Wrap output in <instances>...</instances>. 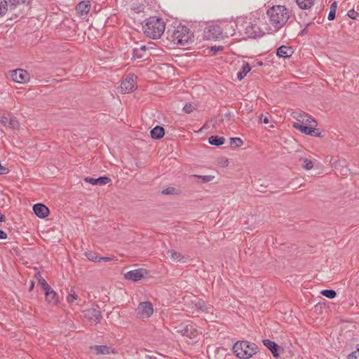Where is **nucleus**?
<instances>
[{"mask_svg": "<svg viewBox=\"0 0 359 359\" xmlns=\"http://www.w3.org/2000/svg\"><path fill=\"white\" fill-rule=\"evenodd\" d=\"M167 39L175 44L184 46L193 41L194 33L185 25L181 24L166 32Z\"/></svg>", "mask_w": 359, "mask_h": 359, "instance_id": "f257e3e1", "label": "nucleus"}, {"mask_svg": "<svg viewBox=\"0 0 359 359\" xmlns=\"http://www.w3.org/2000/svg\"><path fill=\"white\" fill-rule=\"evenodd\" d=\"M144 33L149 38L156 39L160 38L165 32V24L162 18L151 16L145 20L142 27Z\"/></svg>", "mask_w": 359, "mask_h": 359, "instance_id": "f03ea898", "label": "nucleus"}, {"mask_svg": "<svg viewBox=\"0 0 359 359\" xmlns=\"http://www.w3.org/2000/svg\"><path fill=\"white\" fill-rule=\"evenodd\" d=\"M271 25L276 30L280 29L289 19L288 10L284 6H273L267 11Z\"/></svg>", "mask_w": 359, "mask_h": 359, "instance_id": "7ed1b4c3", "label": "nucleus"}, {"mask_svg": "<svg viewBox=\"0 0 359 359\" xmlns=\"http://www.w3.org/2000/svg\"><path fill=\"white\" fill-rule=\"evenodd\" d=\"M233 351L238 358L248 359L257 353L258 346L255 343L241 341L233 344Z\"/></svg>", "mask_w": 359, "mask_h": 359, "instance_id": "20e7f679", "label": "nucleus"}, {"mask_svg": "<svg viewBox=\"0 0 359 359\" xmlns=\"http://www.w3.org/2000/svg\"><path fill=\"white\" fill-rule=\"evenodd\" d=\"M238 32L243 38H256L264 34V32L257 24L248 22H245L240 25Z\"/></svg>", "mask_w": 359, "mask_h": 359, "instance_id": "39448f33", "label": "nucleus"}, {"mask_svg": "<svg viewBox=\"0 0 359 359\" xmlns=\"http://www.w3.org/2000/svg\"><path fill=\"white\" fill-rule=\"evenodd\" d=\"M223 31L222 27L218 25H212L205 28L203 37L206 40L217 41L222 37Z\"/></svg>", "mask_w": 359, "mask_h": 359, "instance_id": "423d86ee", "label": "nucleus"}, {"mask_svg": "<svg viewBox=\"0 0 359 359\" xmlns=\"http://www.w3.org/2000/svg\"><path fill=\"white\" fill-rule=\"evenodd\" d=\"M136 76L134 74H128L121 83V92L122 93H131L136 88L135 79Z\"/></svg>", "mask_w": 359, "mask_h": 359, "instance_id": "0eeeda50", "label": "nucleus"}, {"mask_svg": "<svg viewBox=\"0 0 359 359\" xmlns=\"http://www.w3.org/2000/svg\"><path fill=\"white\" fill-rule=\"evenodd\" d=\"M11 79L16 83H25L29 80V74L22 69H17L10 72Z\"/></svg>", "mask_w": 359, "mask_h": 359, "instance_id": "6e6552de", "label": "nucleus"}, {"mask_svg": "<svg viewBox=\"0 0 359 359\" xmlns=\"http://www.w3.org/2000/svg\"><path fill=\"white\" fill-rule=\"evenodd\" d=\"M136 311L138 316L149 318L154 312L153 305L149 302H143L139 304Z\"/></svg>", "mask_w": 359, "mask_h": 359, "instance_id": "1a4fd4ad", "label": "nucleus"}, {"mask_svg": "<svg viewBox=\"0 0 359 359\" xmlns=\"http://www.w3.org/2000/svg\"><path fill=\"white\" fill-rule=\"evenodd\" d=\"M83 315L90 324L96 325L102 318L101 311L96 309H89L83 311Z\"/></svg>", "mask_w": 359, "mask_h": 359, "instance_id": "9d476101", "label": "nucleus"}, {"mask_svg": "<svg viewBox=\"0 0 359 359\" xmlns=\"http://www.w3.org/2000/svg\"><path fill=\"white\" fill-rule=\"evenodd\" d=\"M148 271L144 269H137L128 271L125 273V278L133 282H137L142 280Z\"/></svg>", "mask_w": 359, "mask_h": 359, "instance_id": "9b49d317", "label": "nucleus"}, {"mask_svg": "<svg viewBox=\"0 0 359 359\" xmlns=\"http://www.w3.org/2000/svg\"><path fill=\"white\" fill-rule=\"evenodd\" d=\"M262 342L263 344L271 352L274 358H278L280 353L284 352L283 348L273 341L266 339H264Z\"/></svg>", "mask_w": 359, "mask_h": 359, "instance_id": "f8f14e48", "label": "nucleus"}, {"mask_svg": "<svg viewBox=\"0 0 359 359\" xmlns=\"http://www.w3.org/2000/svg\"><path fill=\"white\" fill-rule=\"evenodd\" d=\"M223 34V39L224 37L233 36L236 34V29L238 30L240 27L236 22H228L225 23L223 27H222Z\"/></svg>", "mask_w": 359, "mask_h": 359, "instance_id": "ddd939ff", "label": "nucleus"}, {"mask_svg": "<svg viewBox=\"0 0 359 359\" xmlns=\"http://www.w3.org/2000/svg\"><path fill=\"white\" fill-rule=\"evenodd\" d=\"M90 350L94 351L96 355H109L111 353H116L114 348L107 345H95L90 347Z\"/></svg>", "mask_w": 359, "mask_h": 359, "instance_id": "4468645a", "label": "nucleus"}, {"mask_svg": "<svg viewBox=\"0 0 359 359\" xmlns=\"http://www.w3.org/2000/svg\"><path fill=\"white\" fill-rule=\"evenodd\" d=\"M34 213L39 218H45L49 214L48 208L43 203L34 204L32 207Z\"/></svg>", "mask_w": 359, "mask_h": 359, "instance_id": "2eb2a0df", "label": "nucleus"}, {"mask_svg": "<svg viewBox=\"0 0 359 359\" xmlns=\"http://www.w3.org/2000/svg\"><path fill=\"white\" fill-rule=\"evenodd\" d=\"M84 181L93 185H105L111 182V179L107 176H101L97 178L86 177Z\"/></svg>", "mask_w": 359, "mask_h": 359, "instance_id": "dca6fc26", "label": "nucleus"}, {"mask_svg": "<svg viewBox=\"0 0 359 359\" xmlns=\"http://www.w3.org/2000/svg\"><path fill=\"white\" fill-rule=\"evenodd\" d=\"M46 301L52 305H56L59 302V297L55 291L51 287L44 290Z\"/></svg>", "mask_w": 359, "mask_h": 359, "instance_id": "f3484780", "label": "nucleus"}, {"mask_svg": "<svg viewBox=\"0 0 359 359\" xmlns=\"http://www.w3.org/2000/svg\"><path fill=\"white\" fill-rule=\"evenodd\" d=\"M179 332H180L182 336L190 339L196 337L198 334V330L191 325H186L181 329Z\"/></svg>", "mask_w": 359, "mask_h": 359, "instance_id": "a211bd4d", "label": "nucleus"}, {"mask_svg": "<svg viewBox=\"0 0 359 359\" xmlns=\"http://www.w3.org/2000/svg\"><path fill=\"white\" fill-rule=\"evenodd\" d=\"M294 51L292 47L281 46L276 50V55L279 57L288 58L291 57Z\"/></svg>", "mask_w": 359, "mask_h": 359, "instance_id": "6ab92c4d", "label": "nucleus"}, {"mask_svg": "<svg viewBox=\"0 0 359 359\" xmlns=\"http://www.w3.org/2000/svg\"><path fill=\"white\" fill-rule=\"evenodd\" d=\"M91 4L89 1H83L79 3L76 10L81 15H86L90 9Z\"/></svg>", "mask_w": 359, "mask_h": 359, "instance_id": "aec40b11", "label": "nucleus"}, {"mask_svg": "<svg viewBox=\"0 0 359 359\" xmlns=\"http://www.w3.org/2000/svg\"><path fill=\"white\" fill-rule=\"evenodd\" d=\"M293 128L299 130L302 133L307 135H312L314 133V127L302 125L299 123H294Z\"/></svg>", "mask_w": 359, "mask_h": 359, "instance_id": "412c9836", "label": "nucleus"}, {"mask_svg": "<svg viewBox=\"0 0 359 359\" xmlns=\"http://www.w3.org/2000/svg\"><path fill=\"white\" fill-rule=\"evenodd\" d=\"M151 137L154 140H160L165 135L164 128L160 126H155L150 131Z\"/></svg>", "mask_w": 359, "mask_h": 359, "instance_id": "4be33fe9", "label": "nucleus"}, {"mask_svg": "<svg viewBox=\"0 0 359 359\" xmlns=\"http://www.w3.org/2000/svg\"><path fill=\"white\" fill-rule=\"evenodd\" d=\"M168 254L173 261H177L180 263H185L187 262V258L185 256L173 250H168Z\"/></svg>", "mask_w": 359, "mask_h": 359, "instance_id": "5701e85b", "label": "nucleus"}, {"mask_svg": "<svg viewBox=\"0 0 359 359\" xmlns=\"http://www.w3.org/2000/svg\"><path fill=\"white\" fill-rule=\"evenodd\" d=\"M251 70V67L250 66L248 62H245L241 70L237 73V79L239 81H241L243 79L245 78V76L247 75V74Z\"/></svg>", "mask_w": 359, "mask_h": 359, "instance_id": "b1692460", "label": "nucleus"}, {"mask_svg": "<svg viewBox=\"0 0 359 359\" xmlns=\"http://www.w3.org/2000/svg\"><path fill=\"white\" fill-rule=\"evenodd\" d=\"M225 139L224 137H219L217 135H212L208 138V142L211 145L221 146L224 143Z\"/></svg>", "mask_w": 359, "mask_h": 359, "instance_id": "393cba45", "label": "nucleus"}, {"mask_svg": "<svg viewBox=\"0 0 359 359\" xmlns=\"http://www.w3.org/2000/svg\"><path fill=\"white\" fill-rule=\"evenodd\" d=\"M147 48L145 45H142L140 48H135L133 49V57L137 59H142L144 57L143 52L147 50Z\"/></svg>", "mask_w": 359, "mask_h": 359, "instance_id": "a878e982", "label": "nucleus"}, {"mask_svg": "<svg viewBox=\"0 0 359 359\" xmlns=\"http://www.w3.org/2000/svg\"><path fill=\"white\" fill-rule=\"evenodd\" d=\"M296 2L302 9H309L314 4V0H296Z\"/></svg>", "mask_w": 359, "mask_h": 359, "instance_id": "bb28decb", "label": "nucleus"}, {"mask_svg": "<svg viewBox=\"0 0 359 359\" xmlns=\"http://www.w3.org/2000/svg\"><path fill=\"white\" fill-rule=\"evenodd\" d=\"M161 194L163 195H180L182 194V190L170 187L163 189Z\"/></svg>", "mask_w": 359, "mask_h": 359, "instance_id": "cd10ccee", "label": "nucleus"}, {"mask_svg": "<svg viewBox=\"0 0 359 359\" xmlns=\"http://www.w3.org/2000/svg\"><path fill=\"white\" fill-rule=\"evenodd\" d=\"M337 8V1H334L330 6V12L327 16V19L329 20H333L335 18Z\"/></svg>", "mask_w": 359, "mask_h": 359, "instance_id": "c85d7f7f", "label": "nucleus"}, {"mask_svg": "<svg viewBox=\"0 0 359 359\" xmlns=\"http://www.w3.org/2000/svg\"><path fill=\"white\" fill-rule=\"evenodd\" d=\"M36 278L38 280L39 283L41 285L43 290L49 288L50 286L47 283L46 280L41 276L40 272L35 275Z\"/></svg>", "mask_w": 359, "mask_h": 359, "instance_id": "c756f323", "label": "nucleus"}, {"mask_svg": "<svg viewBox=\"0 0 359 359\" xmlns=\"http://www.w3.org/2000/svg\"><path fill=\"white\" fill-rule=\"evenodd\" d=\"M8 4L7 0H0V18L4 16L8 11Z\"/></svg>", "mask_w": 359, "mask_h": 359, "instance_id": "7c9ffc66", "label": "nucleus"}, {"mask_svg": "<svg viewBox=\"0 0 359 359\" xmlns=\"http://www.w3.org/2000/svg\"><path fill=\"white\" fill-rule=\"evenodd\" d=\"M191 177L198 178L201 180L202 183H208L211 182L215 178L213 175H193Z\"/></svg>", "mask_w": 359, "mask_h": 359, "instance_id": "2f4dec72", "label": "nucleus"}, {"mask_svg": "<svg viewBox=\"0 0 359 359\" xmlns=\"http://www.w3.org/2000/svg\"><path fill=\"white\" fill-rule=\"evenodd\" d=\"M30 0H7L10 9H15L18 5L25 4Z\"/></svg>", "mask_w": 359, "mask_h": 359, "instance_id": "473e14b6", "label": "nucleus"}, {"mask_svg": "<svg viewBox=\"0 0 359 359\" xmlns=\"http://www.w3.org/2000/svg\"><path fill=\"white\" fill-rule=\"evenodd\" d=\"M86 256L88 260L94 262H100V256L95 252L89 251L86 252Z\"/></svg>", "mask_w": 359, "mask_h": 359, "instance_id": "72a5a7b5", "label": "nucleus"}, {"mask_svg": "<svg viewBox=\"0 0 359 359\" xmlns=\"http://www.w3.org/2000/svg\"><path fill=\"white\" fill-rule=\"evenodd\" d=\"M307 114L304 111H295L293 112L292 116L294 118L297 119L299 122L302 123H304V118L306 116Z\"/></svg>", "mask_w": 359, "mask_h": 359, "instance_id": "f704fd0d", "label": "nucleus"}, {"mask_svg": "<svg viewBox=\"0 0 359 359\" xmlns=\"http://www.w3.org/2000/svg\"><path fill=\"white\" fill-rule=\"evenodd\" d=\"M20 123L16 117L11 116L9 118V123L7 127L12 129H18Z\"/></svg>", "mask_w": 359, "mask_h": 359, "instance_id": "c9c22d12", "label": "nucleus"}, {"mask_svg": "<svg viewBox=\"0 0 359 359\" xmlns=\"http://www.w3.org/2000/svg\"><path fill=\"white\" fill-rule=\"evenodd\" d=\"M320 294L329 299H334L337 296V292L334 290H323L320 292Z\"/></svg>", "mask_w": 359, "mask_h": 359, "instance_id": "e433bc0d", "label": "nucleus"}, {"mask_svg": "<svg viewBox=\"0 0 359 359\" xmlns=\"http://www.w3.org/2000/svg\"><path fill=\"white\" fill-rule=\"evenodd\" d=\"M299 161L304 162V163L302 164V167L306 170H311L313 167V162L308 158H300Z\"/></svg>", "mask_w": 359, "mask_h": 359, "instance_id": "4c0bfd02", "label": "nucleus"}, {"mask_svg": "<svg viewBox=\"0 0 359 359\" xmlns=\"http://www.w3.org/2000/svg\"><path fill=\"white\" fill-rule=\"evenodd\" d=\"M243 140L239 137H231L230 138V144L231 147L235 148L240 147L243 145Z\"/></svg>", "mask_w": 359, "mask_h": 359, "instance_id": "58836bf2", "label": "nucleus"}, {"mask_svg": "<svg viewBox=\"0 0 359 359\" xmlns=\"http://www.w3.org/2000/svg\"><path fill=\"white\" fill-rule=\"evenodd\" d=\"M79 298L78 295L76 294L73 289L69 292L68 295L67 296V300L69 304H72L74 300H77Z\"/></svg>", "mask_w": 359, "mask_h": 359, "instance_id": "ea45409f", "label": "nucleus"}, {"mask_svg": "<svg viewBox=\"0 0 359 359\" xmlns=\"http://www.w3.org/2000/svg\"><path fill=\"white\" fill-rule=\"evenodd\" d=\"M304 123L309 124L311 127H316L317 126V121L315 118L308 114L304 118Z\"/></svg>", "mask_w": 359, "mask_h": 359, "instance_id": "a19ab883", "label": "nucleus"}, {"mask_svg": "<svg viewBox=\"0 0 359 359\" xmlns=\"http://www.w3.org/2000/svg\"><path fill=\"white\" fill-rule=\"evenodd\" d=\"M195 109L194 105L191 103H187L183 107V111L187 114H190Z\"/></svg>", "mask_w": 359, "mask_h": 359, "instance_id": "79ce46f5", "label": "nucleus"}, {"mask_svg": "<svg viewBox=\"0 0 359 359\" xmlns=\"http://www.w3.org/2000/svg\"><path fill=\"white\" fill-rule=\"evenodd\" d=\"M348 359H359V344L357 345L356 350L349 354Z\"/></svg>", "mask_w": 359, "mask_h": 359, "instance_id": "37998d69", "label": "nucleus"}, {"mask_svg": "<svg viewBox=\"0 0 359 359\" xmlns=\"http://www.w3.org/2000/svg\"><path fill=\"white\" fill-rule=\"evenodd\" d=\"M347 15L351 19L355 20L359 15V14L356 11H355L354 9H351L348 11Z\"/></svg>", "mask_w": 359, "mask_h": 359, "instance_id": "c03bdc74", "label": "nucleus"}, {"mask_svg": "<svg viewBox=\"0 0 359 359\" xmlns=\"http://www.w3.org/2000/svg\"><path fill=\"white\" fill-rule=\"evenodd\" d=\"M196 306V308L198 310V311H207V307L205 306V305L204 304L203 302H198L195 304Z\"/></svg>", "mask_w": 359, "mask_h": 359, "instance_id": "a18cd8bd", "label": "nucleus"}, {"mask_svg": "<svg viewBox=\"0 0 359 359\" xmlns=\"http://www.w3.org/2000/svg\"><path fill=\"white\" fill-rule=\"evenodd\" d=\"M9 117L6 116V115H3L0 118V122L5 126H8L9 123Z\"/></svg>", "mask_w": 359, "mask_h": 359, "instance_id": "49530a36", "label": "nucleus"}, {"mask_svg": "<svg viewBox=\"0 0 359 359\" xmlns=\"http://www.w3.org/2000/svg\"><path fill=\"white\" fill-rule=\"evenodd\" d=\"M312 24H313V22H312V21L308 22L306 25L305 27L299 32V36H304V35L307 34V33H308V27L309 25H312Z\"/></svg>", "mask_w": 359, "mask_h": 359, "instance_id": "de8ad7c7", "label": "nucleus"}, {"mask_svg": "<svg viewBox=\"0 0 359 359\" xmlns=\"http://www.w3.org/2000/svg\"><path fill=\"white\" fill-rule=\"evenodd\" d=\"M223 46H211L210 50L213 52V55H215L218 51L223 50Z\"/></svg>", "mask_w": 359, "mask_h": 359, "instance_id": "09e8293b", "label": "nucleus"}, {"mask_svg": "<svg viewBox=\"0 0 359 359\" xmlns=\"http://www.w3.org/2000/svg\"><path fill=\"white\" fill-rule=\"evenodd\" d=\"M259 120L260 122L264 123H268L269 122V120L268 117L264 116V115H263V114H261L259 116Z\"/></svg>", "mask_w": 359, "mask_h": 359, "instance_id": "8fccbe9b", "label": "nucleus"}, {"mask_svg": "<svg viewBox=\"0 0 359 359\" xmlns=\"http://www.w3.org/2000/svg\"><path fill=\"white\" fill-rule=\"evenodd\" d=\"M7 238V233L3 230L0 229V240H4Z\"/></svg>", "mask_w": 359, "mask_h": 359, "instance_id": "3c124183", "label": "nucleus"}, {"mask_svg": "<svg viewBox=\"0 0 359 359\" xmlns=\"http://www.w3.org/2000/svg\"><path fill=\"white\" fill-rule=\"evenodd\" d=\"M321 133L319 131L318 129H316L315 127H314V133L313 134L311 135V136H314V137H320L321 135Z\"/></svg>", "mask_w": 359, "mask_h": 359, "instance_id": "603ef678", "label": "nucleus"}, {"mask_svg": "<svg viewBox=\"0 0 359 359\" xmlns=\"http://www.w3.org/2000/svg\"><path fill=\"white\" fill-rule=\"evenodd\" d=\"M112 258L109 257H100V262L104 261V262H109L111 261Z\"/></svg>", "mask_w": 359, "mask_h": 359, "instance_id": "864d4df0", "label": "nucleus"}, {"mask_svg": "<svg viewBox=\"0 0 359 359\" xmlns=\"http://www.w3.org/2000/svg\"><path fill=\"white\" fill-rule=\"evenodd\" d=\"M222 162H223L222 164L224 166H226V167L228 166L229 161L227 158H222Z\"/></svg>", "mask_w": 359, "mask_h": 359, "instance_id": "5fc2aeb1", "label": "nucleus"}, {"mask_svg": "<svg viewBox=\"0 0 359 359\" xmlns=\"http://www.w3.org/2000/svg\"><path fill=\"white\" fill-rule=\"evenodd\" d=\"M6 221V217L0 212V222Z\"/></svg>", "mask_w": 359, "mask_h": 359, "instance_id": "6e6d98bb", "label": "nucleus"}, {"mask_svg": "<svg viewBox=\"0 0 359 359\" xmlns=\"http://www.w3.org/2000/svg\"><path fill=\"white\" fill-rule=\"evenodd\" d=\"M34 287V283L33 281H32L30 287H29V290L30 291L32 290Z\"/></svg>", "mask_w": 359, "mask_h": 359, "instance_id": "4d7b16f0", "label": "nucleus"}, {"mask_svg": "<svg viewBox=\"0 0 359 359\" xmlns=\"http://www.w3.org/2000/svg\"><path fill=\"white\" fill-rule=\"evenodd\" d=\"M149 359H157L156 357L154 356H148Z\"/></svg>", "mask_w": 359, "mask_h": 359, "instance_id": "13d9d810", "label": "nucleus"}, {"mask_svg": "<svg viewBox=\"0 0 359 359\" xmlns=\"http://www.w3.org/2000/svg\"><path fill=\"white\" fill-rule=\"evenodd\" d=\"M259 65H262V62H259Z\"/></svg>", "mask_w": 359, "mask_h": 359, "instance_id": "bf43d9fd", "label": "nucleus"}]
</instances>
